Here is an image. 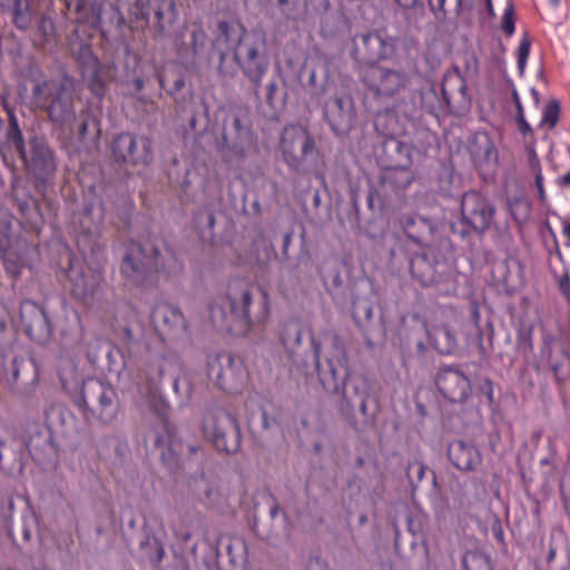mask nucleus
<instances>
[{
    "label": "nucleus",
    "mask_w": 570,
    "mask_h": 570,
    "mask_svg": "<svg viewBox=\"0 0 570 570\" xmlns=\"http://www.w3.org/2000/svg\"><path fill=\"white\" fill-rule=\"evenodd\" d=\"M313 361L318 381L328 394H341L340 412L353 417L357 406L366 415L370 385L367 379L348 367L344 344L338 335L323 332L320 337L311 334Z\"/></svg>",
    "instance_id": "obj_1"
},
{
    "label": "nucleus",
    "mask_w": 570,
    "mask_h": 570,
    "mask_svg": "<svg viewBox=\"0 0 570 570\" xmlns=\"http://www.w3.org/2000/svg\"><path fill=\"white\" fill-rule=\"evenodd\" d=\"M150 320L158 337L155 346L150 342L145 344L149 365L145 379L138 382L137 389L141 397L154 403L160 397L164 363L173 361L171 354L166 351L167 345L185 344L189 342L190 334L185 315L178 306L170 303H156Z\"/></svg>",
    "instance_id": "obj_2"
},
{
    "label": "nucleus",
    "mask_w": 570,
    "mask_h": 570,
    "mask_svg": "<svg viewBox=\"0 0 570 570\" xmlns=\"http://www.w3.org/2000/svg\"><path fill=\"white\" fill-rule=\"evenodd\" d=\"M259 298V309L255 316L264 322L268 315V296L255 282L244 277H232L224 296H217L209 306V317L218 331L239 335L252 325L250 307Z\"/></svg>",
    "instance_id": "obj_3"
},
{
    "label": "nucleus",
    "mask_w": 570,
    "mask_h": 570,
    "mask_svg": "<svg viewBox=\"0 0 570 570\" xmlns=\"http://www.w3.org/2000/svg\"><path fill=\"white\" fill-rule=\"evenodd\" d=\"M122 250L119 272L132 286H153L183 273L184 264L167 242L160 246L153 244L148 253L141 243L128 239L124 242Z\"/></svg>",
    "instance_id": "obj_4"
},
{
    "label": "nucleus",
    "mask_w": 570,
    "mask_h": 570,
    "mask_svg": "<svg viewBox=\"0 0 570 570\" xmlns=\"http://www.w3.org/2000/svg\"><path fill=\"white\" fill-rule=\"evenodd\" d=\"M410 273L422 287H435L442 295L455 288V250L450 238L439 237L420 246L409 261Z\"/></svg>",
    "instance_id": "obj_5"
},
{
    "label": "nucleus",
    "mask_w": 570,
    "mask_h": 570,
    "mask_svg": "<svg viewBox=\"0 0 570 570\" xmlns=\"http://www.w3.org/2000/svg\"><path fill=\"white\" fill-rule=\"evenodd\" d=\"M75 83L71 78L37 80L32 87L36 106L47 112L49 120L60 127H67L76 120Z\"/></svg>",
    "instance_id": "obj_6"
},
{
    "label": "nucleus",
    "mask_w": 570,
    "mask_h": 570,
    "mask_svg": "<svg viewBox=\"0 0 570 570\" xmlns=\"http://www.w3.org/2000/svg\"><path fill=\"white\" fill-rule=\"evenodd\" d=\"M233 59L243 76L257 89L271 66L267 37L263 30H243L234 48Z\"/></svg>",
    "instance_id": "obj_7"
},
{
    "label": "nucleus",
    "mask_w": 570,
    "mask_h": 570,
    "mask_svg": "<svg viewBox=\"0 0 570 570\" xmlns=\"http://www.w3.org/2000/svg\"><path fill=\"white\" fill-rule=\"evenodd\" d=\"M75 403L87 420L92 416L102 425L114 423L120 411L116 389L97 377L83 381L80 395Z\"/></svg>",
    "instance_id": "obj_8"
},
{
    "label": "nucleus",
    "mask_w": 570,
    "mask_h": 570,
    "mask_svg": "<svg viewBox=\"0 0 570 570\" xmlns=\"http://www.w3.org/2000/svg\"><path fill=\"white\" fill-rule=\"evenodd\" d=\"M495 207L488 197L469 190L461 198V217L451 224V230L461 239L471 235L482 236L493 223Z\"/></svg>",
    "instance_id": "obj_9"
},
{
    "label": "nucleus",
    "mask_w": 570,
    "mask_h": 570,
    "mask_svg": "<svg viewBox=\"0 0 570 570\" xmlns=\"http://www.w3.org/2000/svg\"><path fill=\"white\" fill-rule=\"evenodd\" d=\"M374 127L384 137L376 149V161L380 168L412 166V147L395 136L397 120L393 110L379 111Z\"/></svg>",
    "instance_id": "obj_10"
},
{
    "label": "nucleus",
    "mask_w": 570,
    "mask_h": 570,
    "mask_svg": "<svg viewBox=\"0 0 570 570\" xmlns=\"http://www.w3.org/2000/svg\"><path fill=\"white\" fill-rule=\"evenodd\" d=\"M13 222L12 216L0 218V256L7 274L18 277L36 247L13 230Z\"/></svg>",
    "instance_id": "obj_11"
},
{
    "label": "nucleus",
    "mask_w": 570,
    "mask_h": 570,
    "mask_svg": "<svg viewBox=\"0 0 570 570\" xmlns=\"http://www.w3.org/2000/svg\"><path fill=\"white\" fill-rule=\"evenodd\" d=\"M69 417L70 413L62 404L50 403L43 409L45 426L39 422H26L21 438L29 453L51 445L53 436L63 433Z\"/></svg>",
    "instance_id": "obj_12"
},
{
    "label": "nucleus",
    "mask_w": 570,
    "mask_h": 570,
    "mask_svg": "<svg viewBox=\"0 0 570 570\" xmlns=\"http://www.w3.org/2000/svg\"><path fill=\"white\" fill-rule=\"evenodd\" d=\"M207 375L220 390L230 394L240 392L248 379L243 360L228 352L207 356Z\"/></svg>",
    "instance_id": "obj_13"
},
{
    "label": "nucleus",
    "mask_w": 570,
    "mask_h": 570,
    "mask_svg": "<svg viewBox=\"0 0 570 570\" xmlns=\"http://www.w3.org/2000/svg\"><path fill=\"white\" fill-rule=\"evenodd\" d=\"M278 148L283 161L295 173L303 170L304 163L316 153L313 136L301 125L284 128Z\"/></svg>",
    "instance_id": "obj_14"
},
{
    "label": "nucleus",
    "mask_w": 570,
    "mask_h": 570,
    "mask_svg": "<svg viewBox=\"0 0 570 570\" xmlns=\"http://www.w3.org/2000/svg\"><path fill=\"white\" fill-rule=\"evenodd\" d=\"M155 21L154 28L158 37L168 35L170 28L178 18V11L174 0H154ZM119 7L127 10L130 18L137 23H148L151 9V0H119Z\"/></svg>",
    "instance_id": "obj_15"
},
{
    "label": "nucleus",
    "mask_w": 570,
    "mask_h": 570,
    "mask_svg": "<svg viewBox=\"0 0 570 570\" xmlns=\"http://www.w3.org/2000/svg\"><path fill=\"white\" fill-rule=\"evenodd\" d=\"M203 431L219 452L236 453L240 448V429L228 411L220 410L213 416H206Z\"/></svg>",
    "instance_id": "obj_16"
},
{
    "label": "nucleus",
    "mask_w": 570,
    "mask_h": 570,
    "mask_svg": "<svg viewBox=\"0 0 570 570\" xmlns=\"http://www.w3.org/2000/svg\"><path fill=\"white\" fill-rule=\"evenodd\" d=\"M65 275L71 283L72 295L86 305H94L99 301L104 291V273L100 268L85 272L75 255H69V266Z\"/></svg>",
    "instance_id": "obj_17"
},
{
    "label": "nucleus",
    "mask_w": 570,
    "mask_h": 570,
    "mask_svg": "<svg viewBox=\"0 0 570 570\" xmlns=\"http://www.w3.org/2000/svg\"><path fill=\"white\" fill-rule=\"evenodd\" d=\"M111 155L116 163L132 166H148L154 158L150 139L131 132H120L112 139Z\"/></svg>",
    "instance_id": "obj_18"
},
{
    "label": "nucleus",
    "mask_w": 570,
    "mask_h": 570,
    "mask_svg": "<svg viewBox=\"0 0 570 570\" xmlns=\"http://www.w3.org/2000/svg\"><path fill=\"white\" fill-rule=\"evenodd\" d=\"M461 363L441 364L434 377L440 394L452 403L465 402L472 391L471 381Z\"/></svg>",
    "instance_id": "obj_19"
},
{
    "label": "nucleus",
    "mask_w": 570,
    "mask_h": 570,
    "mask_svg": "<svg viewBox=\"0 0 570 570\" xmlns=\"http://www.w3.org/2000/svg\"><path fill=\"white\" fill-rule=\"evenodd\" d=\"M20 326L37 344L47 343L52 335V316L45 304L32 299L20 303Z\"/></svg>",
    "instance_id": "obj_20"
},
{
    "label": "nucleus",
    "mask_w": 570,
    "mask_h": 570,
    "mask_svg": "<svg viewBox=\"0 0 570 570\" xmlns=\"http://www.w3.org/2000/svg\"><path fill=\"white\" fill-rule=\"evenodd\" d=\"M362 80L370 94L381 99L404 89L409 79L404 71L372 66L363 71Z\"/></svg>",
    "instance_id": "obj_21"
},
{
    "label": "nucleus",
    "mask_w": 570,
    "mask_h": 570,
    "mask_svg": "<svg viewBox=\"0 0 570 570\" xmlns=\"http://www.w3.org/2000/svg\"><path fill=\"white\" fill-rule=\"evenodd\" d=\"M78 62L82 80L90 92L101 100L107 91L111 79L110 69L100 62L89 47H82L79 51Z\"/></svg>",
    "instance_id": "obj_22"
},
{
    "label": "nucleus",
    "mask_w": 570,
    "mask_h": 570,
    "mask_svg": "<svg viewBox=\"0 0 570 570\" xmlns=\"http://www.w3.org/2000/svg\"><path fill=\"white\" fill-rule=\"evenodd\" d=\"M394 52L393 45L377 32L355 36L353 39L352 57L358 63L368 67L376 66L380 60L390 58Z\"/></svg>",
    "instance_id": "obj_23"
},
{
    "label": "nucleus",
    "mask_w": 570,
    "mask_h": 570,
    "mask_svg": "<svg viewBox=\"0 0 570 570\" xmlns=\"http://www.w3.org/2000/svg\"><path fill=\"white\" fill-rule=\"evenodd\" d=\"M29 155L26 153V163L35 179L46 184L56 171L53 153L43 137L33 136L29 140Z\"/></svg>",
    "instance_id": "obj_24"
},
{
    "label": "nucleus",
    "mask_w": 570,
    "mask_h": 570,
    "mask_svg": "<svg viewBox=\"0 0 570 570\" xmlns=\"http://www.w3.org/2000/svg\"><path fill=\"white\" fill-rule=\"evenodd\" d=\"M238 30L235 23L227 20H219L217 22V36L213 41V48L218 53L217 71L220 76H234L235 67L227 65L226 60L229 51L234 53L235 46H238V39L243 38V30Z\"/></svg>",
    "instance_id": "obj_25"
},
{
    "label": "nucleus",
    "mask_w": 570,
    "mask_h": 570,
    "mask_svg": "<svg viewBox=\"0 0 570 570\" xmlns=\"http://www.w3.org/2000/svg\"><path fill=\"white\" fill-rule=\"evenodd\" d=\"M324 117L336 135L346 134L355 119L354 101L350 95L336 94L323 109Z\"/></svg>",
    "instance_id": "obj_26"
},
{
    "label": "nucleus",
    "mask_w": 570,
    "mask_h": 570,
    "mask_svg": "<svg viewBox=\"0 0 570 570\" xmlns=\"http://www.w3.org/2000/svg\"><path fill=\"white\" fill-rule=\"evenodd\" d=\"M448 456L452 465L462 472L474 471L482 463L480 450L472 442L462 440L449 443Z\"/></svg>",
    "instance_id": "obj_27"
},
{
    "label": "nucleus",
    "mask_w": 570,
    "mask_h": 570,
    "mask_svg": "<svg viewBox=\"0 0 570 570\" xmlns=\"http://www.w3.org/2000/svg\"><path fill=\"white\" fill-rule=\"evenodd\" d=\"M397 223L404 236L419 247L426 244L435 228L432 219L417 214H402Z\"/></svg>",
    "instance_id": "obj_28"
},
{
    "label": "nucleus",
    "mask_w": 570,
    "mask_h": 570,
    "mask_svg": "<svg viewBox=\"0 0 570 570\" xmlns=\"http://www.w3.org/2000/svg\"><path fill=\"white\" fill-rule=\"evenodd\" d=\"M3 13L19 31H28L36 19L38 9L31 0H0Z\"/></svg>",
    "instance_id": "obj_29"
},
{
    "label": "nucleus",
    "mask_w": 570,
    "mask_h": 570,
    "mask_svg": "<svg viewBox=\"0 0 570 570\" xmlns=\"http://www.w3.org/2000/svg\"><path fill=\"white\" fill-rule=\"evenodd\" d=\"M411 167L381 168L380 184L386 194L399 195L412 184L414 175Z\"/></svg>",
    "instance_id": "obj_30"
},
{
    "label": "nucleus",
    "mask_w": 570,
    "mask_h": 570,
    "mask_svg": "<svg viewBox=\"0 0 570 570\" xmlns=\"http://www.w3.org/2000/svg\"><path fill=\"white\" fill-rule=\"evenodd\" d=\"M67 10L77 14L79 22H96L101 18V0H65Z\"/></svg>",
    "instance_id": "obj_31"
},
{
    "label": "nucleus",
    "mask_w": 570,
    "mask_h": 570,
    "mask_svg": "<svg viewBox=\"0 0 570 570\" xmlns=\"http://www.w3.org/2000/svg\"><path fill=\"white\" fill-rule=\"evenodd\" d=\"M276 256L277 255L274 245L269 240L262 237L253 242L246 262L250 265L265 267L272 262L273 258H276Z\"/></svg>",
    "instance_id": "obj_32"
},
{
    "label": "nucleus",
    "mask_w": 570,
    "mask_h": 570,
    "mask_svg": "<svg viewBox=\"0 0 570 570\" xmlns=\"http://www.w3.org/2000/svg\"><path fill=\"white\" fill-rule=\"evenodd\" d=\"M14 200L26 223L29 224L31 228H37L41 222V214L36 198L30 194H24L21 197L16 194Z\"/></svg>",
    "instance_id": "obj_33"
},
{
    "label": "nucleus",
    "mask_w": 570,
    "mask_h": 570,
    "mask_svg": "<svg viewBox=\"0 0 570 570\" xmlns=\"http://www.w3.org/2000/svg\"><path fill=\"white\" fill-rule=\"evenodd\" d=\"M248 429L257 431L258 429L269 431L278 428L279 423L275 416H269L265 406H259L257 412L249 413L247 416Z\"/></svg>",
    "instance_id": "obj_34"
},
{
    "label": "nucleus",
    "mask_w": 570,
    "mask_h": 570,
    "mask_svg": "<svg viewBox=\"0 0 570 570\" xmlns=\"http://www.w3.org/2000/svg\"><path fill=\"white\" fill-rule=\"evenodd\" d=\"M465 570H494L491 557L479 550H470L462 558Z\"/></svg>",
    "instance_id": "obj_35"
},
{
    "label": "nucleus",
    "mask_w": 570,
    "mask_h": 570,
    "mask_svg": "<svg viewBox=\"0 0 570 570\" xmlns=\"http://www.w3.org/2000/svg\"><path fill=\"white\" fill-rule=\"evenodd\" d=\"M37 35L43 45L51 42L56 38V24L51 13H37L35 21Z\"/></svg>",
    "instance_id": "obj_36"
},
{
    "label": "nucleus",
    "mask_w": 570,
    "mask_h": 570,
    "mask_svg": "<svg viewBox=\"0 0 570 570\" xmlns=\"http://www.w3.org/2000/svg\"><path fill=\"white\" fill-rule=\"evenodd\" d=\"M279 340L284 348L288 353H293L294 348L301 345L302 342V330L297 322L286 323L279 334Z\"/></svg>",
    "instance_id": "obj_37"
},
{
    "label": "nucleus",
    "mask_w": 570,
    "mask_h": 570,
    "mask_svg": "<svg viewBox=\"0 0 570 570\" xmlns=\"http://www.w3.org/2000/svg\"><path fill=\"white\" fill-rule=\"evenodd\" d=\"M533 324L524 321H521L515 328L517 348L523 354H529L533 351Z\"/></svg>",
    "instance_id": "obj_38"
},
{
    "label": "nucleus",
    "mask_w": 570,
    "mask_h": 570,
    "mask_svg": "<svg viewBox=\"0 0 570 570\" xmlns=\"http://www.w3.org/2000/svg\"><path fill=\"white\" fill-rule=\"evenodd\" d=\"M433 344L439 353L445 355L452 354L458 346L456 337L448 326L436 330Z\"/></svg>",
    "instance_id": "obj_39"
},
{
    "label": "nucleus",
    "mask_w": 570,
    "mask_h": 570,
    "mask_svg": "<svg viewBox=\"0 0 570 570\" xmlns=\"http://www.w3.org/2000/svg\"><path fill=\"white\" fill-rule=\"evenodd\" d=\"M134 210L135 203L127 195L119 196L114 204L115 215L117 216V218H119L122 227L126 229L130 228L131 226Z\"/></svg>",
    "instance_id": "obj_40"
},
{
    "label": "nucleus",
    "mask_w": 570,
    "mask_h": 570,
    "mask_svg": "<svg viewBox=\"0 0 570 570\" xmlns=\"http://www.w3.org/2000/svg\"><path fill=\"white\" fill-rule=\"evenodd\" d=\"M428 470L429 468L417 456H414L411 461H409L406 468V478L413 492L417 489L419 483L424 479Z\"/></svg>",
    "instance_id": "obj_41"
},
{
    "label": "nucleus",
    "mask_w": 570,
    "mask_h": 570,
    "mask_svg": "<svg viewBox=\"0 0 570 570\" xmlns=\"http://www.w3.org/2000/svg\"><path fill=\"white\" fill-rule=\"evenodd\" d=\"M508 208L514 220L523 223L530 215V204L522 196H513L508 199Z\"/></svg>",
    "instance_id": "obj_42"
},
{
    "label": "nucleus",
    "mask_w": 570,
    "mask_h": 570,
    "mask_svg": "<svg viewBox=\"0 0 570 570\" xmlns=\"http://www.w3.org/2000/svg\"><path fill=\"white\" fill-rule=\"evenodd\" d=\"M105 348L108 361V371L112 373H120L126 366L122 352L108 342Z\"/></svg>",
    "instance_id": "obj_43"
},
{
    "label": "nucleus",
    "mask_w": 570,
    "mask_h": 570,
    "mask_svg": "<svg viewBox=\"0 0 570 570\" xmlns=\"http://www.w3.org/2000/svg\"><path fill=\"white\" fill-rule=\"evenodd\" d=\"M560 117V104L557 99L550 100L542 111L541 125H547L550 129L554 128Z\"/></svg>",
    "instance_id": "obj_44"
},
{
    "label": "nucleus",
    "mask_w": 570,
    "mask_h": 570,
    "mask_svg": "<svg viewBox=\"0 0 570 570\" xmlns=\"http://www.w3.org/2000/svg\"><path fill=\"white\" fill-rule=\"evenodd\" d=\"M207 35L202 26H194L190 31L191 51L194 57H199L206 46Z\"/></svg>",
    "instance_id": "obj_45"
},
{
    "label": "nucleus",
    "mask_w": 570,
    "mask_h": 570,
    "mask_svg": "<svg viewBox=\"0 0 570 570\" xmlns=\"http://www.w3.org/2000/svg\"><path fill=\"white\" fill-rule=\"evenodd\" d=\"M160 87L175 100H177V94L185 87V76L183 73H178L173 81V85L168 86V73L166 76L158 77Z\"/></svg>",
    "instance_id": "obj_46"
},
{
    "label": "nucleus",
    "mask_w": 570,
    "mask_h": 570,
    "mask_svg": "<svg viewBox=\"0 0 570 570\" xmlns=\"http://www.w3.org/2000/svg\"><path fill=\"white\" fill-rule=\"evenodd\" d=\"M531 50V40L528 37V35H523V37L520 40L519 47H518V59H517V66L520 75H523L525 71L527 62L530 56Z\"/></svg>",
    "instance_id": "obj_47"
},
{
    "label": "nucleus",
    "mask_w": 570,
    "mask_h": 570,
    "mask_svg": "<svg viewBox=\"0 0 570 570\" xmlns=\"http://www.w3.org/2000/svg\"><path fill=\"white\" fill-rule=\"evenodd\" d=\"M373 314V308L370 303L356 299L352 304V315L356 323H360L362 320H371Z\"/></svg>",
    "instance_id": "obj_48"
},
{
    "label": "nucleus",
    "mask_w": 570,
    "mask_h": 570,
    "mask_svg": "<svg viewBox=\"0 0 570 570\" xmlns=\"http://www.w3.org/2000/svg\"><path fill=\"white\" fill-rule=\"evenodd\" d=\"M203 220L206 222V228H208V230L212 232L214 229L216 220L214 213L209 210L207 207L197 210L194 215L195 225L197 226V228H200L202 234H205V228L200 227Z\"/></svg>",
    "instance_id": "obj_49"
},
{
    "label": "nucleus",
    "mask_w": 570,
    "mask_h": 570,
    "mask_svg": "<svg viewBox=\"0 0 570 570\" xmlns=\"http://www.w3.org/2000/svg\"><path fill=\"white\" fill-rule=\"evenodd\" d=\"M501 28L509 37L515 32L514 8L511 3H508L503 11Z\"/></svg>",
    "instance_id": "obj_50"
},
{
    "label": "nucleus",
    "mask_w": 570,
    "mask_h": 570,
    "mask_svg": "<svg viewBox=\"0 0 570 570\" xmlns=\"http://www.w3.org/2000/svg\"><path fill=\"white\" fill-rule=\"evenodd\" d=\"M7 138L10 144L13 145L16 150L19 153L22 159H26V145L23 140V136L20 128L16 130L12 128H8Z\"/></svg>",
    "instance_id": "obj_51"
},
{
    "label": "nucleus",
    "mask_w": 570,
    "mask_h": 570,
    "mask_svg": "<svg viewBox=\"0 0 570 570\" xmlns=\"http://www.w3.org/2000/svg\"><path fill=\"white\" fill-rule=\"evenodd\" d=\"M107 342L102 338H92L87 346V358L91 364H96L99 360L100 351H106Z\"/></svg>",
    "instance_id": "obj_52"
},
{
    "label": "nucleus",
    "mask_w": 570,
    "mask_h": 570,
    "mask_svg": "<svg viewBox=\"0 0 570 570\" xmlns=\"http://www.w3.org/2000/svg\"><path fill=\"white\" fill-rule=\"evenodd\" d=\"M476 393L483 395L487 402L491 405L494 403V389L493 382L490 377L480 379L476 385Z\"/></svg>",
    "instance_id": "obj_53"
},
{
    "label": "nucleus",
    "mask_w": 570,
    "mask_h": 570,
    "mask_svg": "<svg viewBox=\"0 0 570 570\" xmlns=\"http://www.w3.org/2000/svg\"><path fill=\"white\" fill-rule=\"evenodd\" d=\"M24 362L22 357H12L9 367L6 368V377L10 383H16L20 376V366Z\"/></svg>",
    "instance_id": "obj_54"
},
{
    "label": "nucleus",
    "mask_w": 570,
    "mask_h": 570,
    "mask_svg": "<svg viewBox=\"0 0 570 570\" xmlns=\"http://www.w3.org/2000/svg\"><path fill=\"white\" fill-rule=\"evenodd\" d=\"M534 184H535V187H537V190H538L539 199L541 202H544L546 200V190H544V186H543V176H542V173H541L540 168H538V170L535 173Z\"/></svg>",
    "instance_id": "obj_55"
},
{
    "label": "nucleus",
    "mask_w": 570,
    "mask_h": 570,
    "mask_svg": "<svg viewBox=\"0 0 570 570\" xmlns=\"http://www.w3.org/2000/svg\"><path fill=\"white\" fill-rule=\"evenodd\" d=\"M517 122L519 130L523 136H527L532 131L530 124L525 120L524 112L517 115Z\"/></svg>",
    "instance_id": "obj_56"
},
{
    "label": "nucleus",
    "mask_w": 570,
    "mask_h": 570,
    "mask_svg": "<svg viewBox=\"0 0 570 570\" xmlns=\"http://www.w3.org/2000/svg\"><path fill=\"white\" fill-rule=\"evenodd\" d=\"M510 86H511V97H512L513 104H514L515 109H517V115L518 114H523L524 110H523V106H522L520 96L518 94V90H517V88H515V86H514V83L512 81H510Z\"/></svg>",
    "instance_id": "obj_57"
},
{
    "label": "nucleus",
    "mask_w": 570,
    "mask_h": 570,
    "mask_svg": "<svg viewBox=\"0 0 570 570\" xmlns=\"http://www.w3.org/2000/svg\"><path fill=\"white\" fill-rule=\"evenodd\" d=\"M267 92H266V99L269 104L273 102L275 94L278 90V85L275 80H272L267 83Z\"/></svg>",
    "instance_id": "obj_58"
},
{
    "label": "nucleus",
    "mask_w": 570,
    "mask_h": 570,
    "mask_svg": "<svg viewBox=\"0 0 570 570\" xmlns=\"http://www.w3.org/2000/svg\"><path fill=\"white\" fill-rule=\"evenodd\" d=\"M492 532H493L494 538L499 542H503L504 541V532H503L501 523H500V521L498 519L495 520V522L492 525Z\"/></svg>",
    "instance_id": "obj_59"
},
{
    "label": "nucleus",
    "mask_w": 570,
    "mask_h": 570,
    "mask_svg": "<svg viewBox=\"0 0 570 570\" xmlns=\"http://www.w3.org/2000/svg\"><path fill=\"white\" fill-rule=\"evenodd\" d=\"M292 238H293V232L292 230L286 232L284 237H283L282 252H283V255H285V256H287V252H288V248L291 246Z\"/></svg>",
    "instance_id": "obj_60"
},
{
    "label": "nucleus",
    "mask_w": 570,
    "mask_h": 570,
    "mask_svg": "<svg viewBox=\"0 0 570 570\" xmlns=\"http://www.w3.org/2000/svg\"><path fill=\"white\" fill-rule=\"evenodd\" d=\"M89 128V119H83L78 127L79 139L83 140L87 137Z\"/></svg>",
    "instance_id": "obj_61"
},
{
    "label": "nucleus",
    "mask_w": 570,
    "mask_h": 570,
    "mask_svg": "<svg viewBox=\"0 0 570 570\" xmlns=\"http://www.w3.org/2000/svg\"><path fill=\"white\" fill-rule=\"evenodd\" d=\"M446 0H430L432 11H444Z\"/></svg>",
    "instance_id": "obj_62"
},
{
    "label": "nucleus",
    "mask_w": 570,
    "mask_h": 570,
    "mask_svg": "<svg viewBox=\"0 0 570 570\" xmlns=\"http://www.w3.org/2000/svg\"><path fill=\"white\" fill-rule=\"evenodd\" d=\"M8 117H9V127L8 128H12L14 130L17 128H20L19 127V122H18V118H17V116L12 111L8 110Z\"/></svg>",
    "instance_id": "obj_63"
},
{
    "label": "nucleus",
    "mask_w": 570,
    "mask_h": 570,
    "mask_svg": "<svg viewBox=\"0 0 570 570\" xmlns=\"http://www.w3.org/2000/svg\"><path fill=\"white\" fill-rule=\"evenodd\" d=\"M131 83L136 91H141L145 87V81L141 77H136L131 80Z\"/></svg>",
    "instance_id": "obj_64"
}]
</instances>
